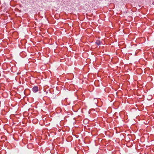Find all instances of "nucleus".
<instances>
[{
  "mask_svg": "<svg viewBox=\"0 0 154 154\" xmlns=\"http://www.w3.org/2000/svg\"><path fill=\"white\" fill-rule=\"evenodd\" d=\"M38 89V87L37 86H34L32 89V91L34 92H37Z\"/></svg>",
  "mask_w": 154,
  "mask_h": 154,
  "instance_id": "1",
  "label": "nucleus"
},
{
  "mask_svg": "<svg viewBox=\"0 0 154 154\" xmlns=\"http://www.w3.org/2000/svg\"><path fill=\"white\" fill-rule=\"evenodd\" d=\"M96 44L98 45H100L101 44V42L99 40H97L96 42Z\"/></svg>",
  "mask_w": 154,
  "mask_h": 154,
  "instance_id": "2",
  "label": "nucleus"
}]
</instances>
